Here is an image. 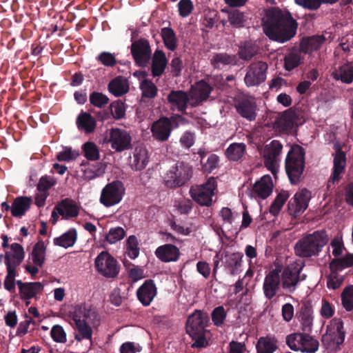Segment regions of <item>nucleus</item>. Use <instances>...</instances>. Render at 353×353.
<instances>
[{"mask_svg":"<svg viewBox=\"0 0 353 353\" xmlns=\"http://www.w3.org/2000/svg\"><path fill=\"white\" fill-rule=\"evenodd\" d=\"M207 314L200 310H196L188 318L186 323V332L194 341L192 347H204L208 345L205 337V330L208 322Z\"/></svg>","mask_w":353,"mask_h":353,"instance_id":"obj_4","label":"nucleus"},{"mask_svg":"<svg viewBox=\"0 0 353 353\" xmlns=\"http://www.w3.org/2000/svg\"><path fill=\"white\" fill-rule=\"evenodd\" d=\"M299 120L297 113L294 110L289 109L285 110L277 119L276 125L280 131L288 132L291 130L294 125L298 124Z\"/></svg>","mask_w":353,"mask_h":353,"instance_id":"obj_32","label":"nucleus"},{"mask_svg":"<svg viewBox=\"0 0 353 353\" xmlns=\"http://www.w3.org/2000/svg\"><path fill=\"white\" fill-rule=\"evenodd\" d=\"M343 307L347 311L353 310V285L345 288L341 294Z\"/></svg>","mask_w":353,"mask_h":353,"instance_id":"obj_55","label":"nucleus"},{"mask_svg":"<svg viewBox=\"0 0 353 353\" xmlns=\"http://www.w3.org/2000/svg\"><path fill=\"white\" fill-rule=\"evenodd\" d=\"M56 183L57 180L54 177L45 175L40 178L37 185V189L39 192H47L48 190L55 185Z\"/></svg>","mask_w":353,"mask_h":353,"instance_id":"obj_59","label":"nucleus"},{"mask_svg":"<svg viewBox=\"0 0 353 353\" xmlns=\"http://www.w3.org/2000/svg\"><path fill=\"white\" fill-rule=\"evenodd\" d=\"M131 53L135 63L139 66H145L151 57L149 41L145 39L135 41L131 46Z\"/></svg>","mask_w":353,"mask_h":353,"instance_id":"obj_21","label":"nucleus"},{"mask_svg":"<svg viewBox=\"0 0 353 353\" xmlns=\"http://www.w3.org/2000/svg\"><path fill=\"white\" fill-rule=\"evenodd\" d=\"M305 168V151L299 145L292 146L285 159V170L292 183H297Z\"/></svg>","mask_w":353,"mask_h":353,"instance_id":"obj_6","label":"nucleus"},{"mask_svg":"<svg viewBox=\"0 0 353 353\" xmlns=\"http://www.w3.org/2000/svg\"><path fill=\"white\" fill-rule=\"evenodd\" d=\"M212 90V86L205 80H201L196 82L192 85L190 91V105L195 107L206 101Z\"/></svg>","mask_w":353,"mask_h":353,"instance_id":"obj_22","label":"nucleus"},{"mask_svg":"<svg viewBox=\"0 0 353 353\" xmlns=\"http://www.w3.org/2000/svg\"><path fill=\"white\" fill-rule=\"evenodd\" d=\"M111 113L116 119H120L124 117L125 114V108L124 103L121 101H115L110 105Z\"/></svg>","mask_w":353,"mask_h":353,"instance_id":"obj_63","label":"nucleus"},{"mask_svg":"<svg viewBox=\"0 0 353 353\" xmlns=\"http://www.w3.org/2000/svg\"><path fill=\"white\" fill-rule=\"evenodd\" d=\"M77 239V230L74 228H70L60 236L54 238L53 243L55 245L68 248L75 243Z\"/></svg>","mask_w":353,"mask_h":353,"instance_id":"obj_42","label":"nucleus"},{"mask_svg":"<svg viewBox=\"0 0 353 353\" xmlns=\"http://www.w3.org/2000/svg\"><path fill=\"white\" fill-rule=\"evenodd\" d=\"M97 60L106 67H114L117 64V59L114 54L108 52L100 53L97 56Z\"/></svg>","mask_w":353,"mask_h":353,"instance_id":"obj_62","label":"nucleus"},{"mask_svg":"<svg viewBox=\"0 0 353 353\" xmlns=\"http://www.w3.org/2000/svg\"><path fill=\"white\" fill-rule=\"evenodd\" d=\"M288 198L289 194L287 191L279 192L270 206V212L274 216L277 215Z\"/></svg>","mask_w":353,"mask_h":353,"instance_id":"obj_50","label":"nucleus"},{"mask_svg":"<svg viewBox=\"0 0 353 353\" xmlns=\"http://www.w3.org/2000/svg\"><path fill=\"white\" fill-rule=\"evenodd\" d=\"M97 270L105 277L114 278L119 272L117 261L108 252H101L95 259Z\"/></svg>","mask_w":353,"mask_h":353,"instance_id":"obj_19","label":"nucleus"},{"mask_svg":"<svg viewBox=\"0 0 353 353\" xmlns=\"http://www.w3.org/2000/svg\"><path fill=\"white\" fill-rule=\"evenodd\" d=\"M177 119H181L180 115L172 116L170 118L162 117L153 122L150 130L153 138L159 141L168 139L172 130V123Z\"/></svg>","mask_w":353,"mask_h":353,"instance_id":"obj_18","label":"nucleus"},{"mask_svg":"<svg viewBox=\"0 0 353 353\" xmlns=\"http://www.w3.org/2000/svg\"><path fill=\"white\" fill-rule=\"evenodd\" d=\"M346 165V157L345 152L339 149L334 158V168L332 174L328 181V185L338 182L341 179V174L343 173Z\"/></svg>","mask_w":353,"mask_h":353,"instance_id":"obj_35","label":"nucleus"},{"mask_svg":"<svg viewBox=\"0 0 353 353\" xmlns=\"http://www.w3.org/2000/svg\"><path fill=\"white\" fill-rule=\"evenodd\" d=\"M345 332L343 321L333 319L327 326L326 332L322 336V343L326 349L336 350L343 343Z\"/></svg>","mask_w":353,"mask_h":353,"instance_id":"obj_9","label":"nucleus"},{"mask_svg":"<svg viewBox=\"0 0 353 353\" xmlns=\"http://www.w3.org/2000/svg\"><path fill=\"white\" fill-rule=\"evenodd\" d=\"M328 242V236L325 231H315L299 239L294 246L296 255L301 257L317 256Z\"/></svg>","mask_w":353,"mask_h":353,"instance_id":"obj_3","label":"nucleus"},{"mask_svg":"<svg viewBox=\"0 0 353 353\" xmlns=\"http://www.w3.org/2000/svg\"><path fill=\"white\" fill-rule=\"evenodd\" d=\"M140 89L142 92L143 97L153 99L157 94L158 89L155 84L150 80L145 79L140 83Z\"/></svg>","mask_w":353,"mask_h":353,"instance_id":"obj_52","label":"nucleus"},{"mask_svg":"<svg viewBox=\"0 0 353 353\" xmlns=\"http://www.w3.org/2000/svg\"><path fill=\"white\" fill-rule=\"evenodd\" d=\"M278 341L273 335H267L260 337L256 343V349L257 353H274L278 346Z\"/></svg>","mask_w":353,"mask_h":353,"instance_id":"obj_37","label":"nucleus"},{"mask_svg":"<svg viewBox=\"0 0 353 353\" xmlns=\"http://www.w3.org/2000/svg\"><path fill=\"white\" fill-rule=\"evenodd\" d=\"M18 285L20 298L26 301V305L30 303L29 301L35 297L43 290V285L40 282L23 283L21 281L17 282Z\"/></svg>","mask_w":353,"mask_h":353,"instance_id":"obj_28","label":"nucleus"},{"mask_svg":"<svg viewBox=\"0 0 353 353\" xmlns=\"http://www.w3.org/2000/svg\"><path fill=\"white\" fill-rule=\"evenodd\" d=\"M311 192L306 188L298 191L288 203L289 210L294 216L303 212L308 207L311 199Z\"/></svg>","mask_w":353,"mask_h":353,"instance_id":"obj_24","label":"nucleus"},{"mask_svg":"<svg viewBox=\"0 0 353 353\" xmlns=\"http://www.w3.org/2000/svg\"><path fill=\"white\" fill-rule=\"evenodd\" d=\"M138 240L134 235L130 236L126 241V254L131 259H136L139 254Z\"/></svg>","mask_w":353,"mask_h":353,"instance_id":"obj_54","label":"nucleus"},{"mask_svg":"<svg viewBox=\"0 0 353 353\" xmlns=\"http://www.w3.org/2000/svg\"><path fill=\"white\" fill-rule=\"evenodd\" d=\"M168 103L171 110L184 113L190 103V97L182 90H172L167 97Z\"/></svg>","mask_w":353,"mask_h":353,"instance_id":"obj_25","label":"nucleus"},{"mask_svg":"<svg viewBox=\"0 0 353 353\" xmlns=\"http://www.w3.org/2000/svg\"><path fill=\"white\" fill-rule=\"evenodd\" d=\"M332 254L334 256L333 259H341L345 256L343 255V251L345 250L342 236L334 237L331 243Z\"/></svg>","mask_w":353,"mask_h":353,"instance_id":"obj_51","label":"nucleus"},{"mask_svg":"<svg viewBox=\"0 0 353 353\" xmlns=\"http://www.w3.org/2000/svg\"><path fill=\"white\" fill-rule=\"evenodd\" d=\"M217 192V184L214 177H210L203 184L194 185L190 188L191 198L201 206L210 207L214 202L213 197Z\"/></svg>","mask_w":353,"mask_h":353,"instance_id":"obj_7","label":"nucleus"},{"mask_svg":"<svg viewBox=\"0 0 353 353\" xmlns=\"http://www.w3.org/2000/svg\"><path fill=\"white\" fill-rule=\"evenodd\" d=\"M161 36L165 46L171 51H174L177 47V39L175 32L171 28H163Z\"/></svg>","mask_w":353,"mask_h":353,"instance_id":"obj_47","label":"nucleus"},{"mask_svg":"<svg viewBox=\"0 0 353 353\" xmlns=\"http://www.w3.org/2000/svg\"><path fill=\"white\" fill-rule=\"evenodd\" d=\"M32 203L30 196H20L16 197L11 205V214L14 217L20 218L30 210Z\"/></svg>","mask_w":353,"mask_h":353,"instance_id":"obj_34","label":"nucleus"},{"mask_svg":"<svg viewBox=\"0 0 353 353\" xmlns=\"http://www.w3.org/2000/svg\"><path fill=\"white\" fill-rule=\"evenodd\" d=\"M325 39L323 36H312L304 37L300 43V50L304 53H311L317 50L324 43Z\"/></svg>","mask_w":353,"mask_h":353,"instance_id":"obj_38","label":"nucleus"},{"mask_svg":"<svg viewBox=\"0 0 353 353\" xmlns=\"http://www.w3.org/2000/svg\"><path fill=\"white\" fill-rule=\"evenodd\" d=\"M297 319L301 325V329L304 332L311 331L313 325V309L307 302L301 304L300 310L296 314Z\"/></svg>","mask_w":353,"mask_h":353,"instance_id":"obj_30","label":"nucleus"},{"mask_svg":"<svg viewBox=\"0 0 353 353\" xmlns=\"http://www.w3.org/2000/svg\"><path fill=\"white\" fill-rule=\"evenodd\" d=\"M90 102L94 106L101 108L108 103L109 99L101 92H94L90 95Z\"/></svg>","mask_w":353,"mask_h":353,"instance_id":"obj_60","label":"nucleus"},{"mask_svg":"<svg viewBox=\"0 0 353 353\" xmlns=\"http://www.w3.org/2000/svg\"><path fill=\"white\" fill-rule=\"evenodd\" d=\"M157 293V289L154 282L146 280L137 290V296L138 300L144 306L150 305Z\"/></svg>","mask_w":353,"mask_h":353,"instance_id":"obj_27","label":"nucleus"},{"mask_svg":"<svg viewBox=\"0 0 353 353\" xmlns=\"http://www.w3.org/2000/svg\"><path fill=\"white\" fill-rule=\"evenodd\" d=\"M234 108L237 113L248 121H254L256 117V103L254 99L243 97L235 99Z\"/></svg>","mask_w":353,"mask_h":353,"instance_id":"obj_23","label":"nucleus"},{"mask_svg":"<svg viewBox=\"0 0 353 353\" xmlns=\"http://www.w3.org/2000/svg\"><path fill=\"white\" fill-rule=\"evenodd\" d=\"M334 78L345 83L353 81V64L345 63L340 66L334 73Z\"/></svg>","mask_w":353,"mask_h":353,"instance_id":"obj_43","label":"nucleus"},{"mask_svg":"<svg viewBox=\"0 0 353 353\" xmlns=\"http://www.w3.org/2000/svg\"><path fill=\"white\" fill-rule=\"evenodd\" d=\"M246 145L243 143H234L225 151V156L230 161H239L245 153Z\"/></svg>","mask_w":353,"mask_h":353,"instance_id":"obj_45","label":"nucleus"},{"mask_svg":"<svg viewBox=\"0 0 353 353\" xmlns=\"http://www.w3.org/2000/svg\"><path fill=\"white\" fill-rule=\"evenodd\" d=\"M125 236V231L121 227L110 229L106 234L105 240L110 244H114L122 240Z\"/></svg>","mask_w":353,"mask_h":353,"instance_id":"obj_53","label":"nucleus"},{"mask_svg":"<svg viewBox=\"0 0 353 353\" xmlns=\"http://www.w3.org/2000/svg\"><path fill=\"white\" fill-rule=\"evenodd\" d=\"M167 63L165 54L162 50H157L153 55L151 67L153 77L161 76L163 73Z\"/></svg>","mask_w":353,"mask_h":353,"instance_id":"obj_40","label":"nucleus"},{"mask_svg":"<svg viewBox=\"0 0 353 353\" xmlns=\"http://www.w3.org/2000/svg\"><path fill=\"white\" fill-rule=\"evenodd\" d=\"M177 7L179 15L183 18L190 16L194 10V4L191 0H180Z\"/></svg>","mask_w":353,"mask_h":353,"instance_id":"obj_61","label":"nucleus"},{"mask_svg":"<svg viewBox=\"0 0 353 353\" xmlns=\"http://www.w3.org/2000/svg\"><path fill=\"white\" fill-rule=\"evenodd\" d=\"M303 60L301 52L293 50L288 53L284 58V68L290 71L298 67Z\"/></svg>","mask_w":353,"mask_h":353,"instance_id":"obj_49","label":"nucleus"},{"mask_svg":"<svg viewBox=\"0 0 353 353\" xmlns=\"http://www.w3.org/2000/svg\"><path fill=\"white\" fill-rule=\"evenodd\" d=\"M353 267V254L346 253L341 259H332L329 263V273L326 275L327 287L330 290L340 288L345 281L343 270Z\"/></svg>","mask_w":353,"mask_h":353,"instance_id":"obj_5","label":"nucleus"},{"mask_svg":"<svg viewBox=\"0 0 353 353\" xmlns=\"http://www.w3.org/2000/svg\"><path fill=\"white\" fill-rule=\"evenodd\" d=\"M76 124L80 131L90 134L95 131L97 121L90 113L81 112L77 117Z\"/></svg>","mask_w":353,"mask_h":353,"instance_id":"obj_36","label":"nucleus"},{"mask_svg":"<svg viewBox=\"0 0 353 353\" xmlns=\"http://www.w3.org/2000/svg\"><path fill=\"white\" fill-rule=\"evenodd\" d=\"M256 53V50L250 43H245L239 48V57L244 60L250 59Z\"/></svg>","mask_w":353,"mask_h":353,"instance_id":"obj_64","label":"nucleus"},{"mask_svg":"<svg viewBox=\"0 0 353 353\" xmlns=\"http://www.w3.org/2000/svg\"><path fill=\"white\" fill-rule=\"evenodd\" d=\"M125 188L120 181L108 183L102 190L100 202L105 207H111L121 202L125 194Z\"/></svg>","mask_w":353,"mask_h":353,"instance_id":"obj_15","label":"nucleus"},{"mask_svg":"<svg viewBox=\"0 0 353 353\" xmlns=\"http://www.w3.org/2000/svg\"><path fill=\"white\" fill-rule=\"evenodd\" d=\"M268 65L266 62L259 61L252 63L247 69L244 81L247 86H257L263 83L267 77Z\"/></svg>","mask_w":353,"mask_h":353,"instance_id":"obj_17","label":"nucleus"},{"mask_svg":"<svg viewBox=\"0 0 353 353\" xmlns=\"http://www.w3.org/2000/svg\"><path fill=\"white\" fill-rule=\"evenodd\" d=\"M154 253L161 261L165 263L176 261L181 255L179 249L172 244L161 245L156 249Z\"/></svg>","mask_w":353,"mask_h":353,"instance_id":"obj_29","label":"nucleus"},{"mask_svg":"<svg viewBox=\"0 0 353 353\" xmlns=\"http://www.w3.org/2000/svg\"><path fill=\"white\" fill-rule=\"evenodd\" d=\"M80 166L83 172L82 178L86 181L100 177L105 171V165L101 163L92 164L88 161H83Z\"/></svg>","mask_w":353,"mask_h":353,"instance_id":"obj_31","label":"nucleus"},{"mask_svg":"<svg viewBox=\"0 0 353 353\" xmlns=\"http://www.w3.org/2000/svg\"><path fill=\"white\" fill-rule=\"evenodd\" d=\"M234 62L235 57L225 53L217 54L211 59V63L214 67H219L221 65H229Z\"/></svg>","mask_w":353,"mask_h":353,"instance_id":"obj_56","label":"nucleus"},{"mask_svg":"<svg viewBox=\"0 0 353 353\" xmlns=\"http://www.w3.org/2000/svg\"><path fill=\"white\" fill-rule=\"evenodd\" d=\"M2 247L5 251V264L6 268L17 269L25 257L23 247L17 243H8L9 238L7 235L1 236Z\"/></svg>","mask_w":353,"mask_h":353,"instance_id":"obj_13","label":"nucleus"},{"mask_svg":"<svg viewBox=\"0 0 353 353\" xmlns=\"http://www.w3.org/2000/svg\"><path fill=\"white\" fill-rule=\"evenodd\" d=\"M149 161L148 152L145 148L138 146L135 148L133 154V161L131 167L134 170H142Z\"/></svg>","mask_w":353,"mask_h":353,"instance_id":"obj_39","label":"nucleus"},{"mask_svg":"<svg viewBox=\"0 0 353 353\" xmlns=\"http://www.w3.org/2000/svg\"><path fill=\"white\" fill-rule=\"evenodd\" d=\"M74 322V339L77 342L83 340L92 341V327L100 325L101 317L96 307L89 303H81L74 307L72 314Z\"/></svg>","mask_w":353,"mask_h":353,"instance_id":"obj_2","label":"nucleus"},{"mask_svg":"<svg viewBox=\"0 0 353 353\" xmlns=\"http://www.w3.org/2000/svg\"><path fill=\"white\" fill-rule=\"evenodd\" d=\"M273 182L270 175H264L253 186L254 193L261 199H265L272 192Z\"/></svg>","mask_w":353,"mask_h":353,"instance_id":"obj_33","label":"nucleus"},{"mask_svg":"<svg viewBox=\"0 0 353 353\" xmlns=\"http://www.w3.org/2000/svg\"><path fill=\"white\" fill-rule=\"evenodd\" d=\"M105 142L117 152L129 150L131 147L132 137L129 132L120 128H111L107 131Z\"/></svg>","mask_w":353,"mask_h":353,"instance_id":"obj_12","label":"nucleus"},{"mask_svg":"<svg viewBox=\"0 0 353 353\" xmlns=\"http://www.w3.org/2000/svg\"><path fill=\"white\" fill-rule=\"evenodd\" d=\"M283 145L278 140H273L266 144L263 150L262 156L265 168L272 172L274 178H277L280 156L282 153Z\"/></svg>","mask_w":353,"mask_h":353,"instance_id":"obj_10","label":"nucleus"},{"mask_svg":"<svg viewBox=\"0 0 353 353\" xmlns=\"http://www.w3.org/2000/svg\"><path fill=\"white\" fill-rule=\"evenodd\" d=\"M265 34L271 40L285 43L296 33L298 23L286 9L274 7L265 12L262 21Z\"/></svg>","mask_w":353,"mask_h":353,"instance_id":"obj_1","label":"nucleus"},{"mask_svg":"<svg viewBox=\"0 0 353 353\" xmlns=\"http://www.w3.org/2000/svg\"><path fill=\"white\" fill-rule=\"evenodd\" d=\"M108 90L114 96L121 97L129 90L128 81L121 76L115 77L109 83Z\"/></svg>","mask_w":353,"mask_h":353,"instance_id":"obj_41","label":"nucleus"},{"mask_svg":"<svg viewBox=\"0 0 353 353\" xmlns=\"http://www.w3.org/2000/svg\"><path fill=\"white\" fill-rule=\"evenodd\" d=\"M84 157L89 161H97L100 159V150L98 145L92 141H87L81 146Z\"/></svg>","mask_w":353,"mask_h":353,"instance_id":"obj_44","label":"nucleus"},{"mask_svg":"<svg viewBox=\"0 0 353 353\" xmlns=\"http://www.w3.org/2000/svg\"><path fill=\"white\" fill-rule=\"evenodd\" d=\"M48 243L39 239L33 246L30 253L29 263L26 265L25 269L32 277H34L39 272V268H42L45 261Z\"/></svg>","mask_w":353,"mask_h":353,"instance_id":"obj_16","label":"nucleus"},{"mask_svg":"<svg viewBox=\"0 0 353 353\" xmlns=\"http://www.w3.org/2000/svg\"><path fill=\"white\" fill-rule=\"evenodd\" d=\"M294 3L307 10L314 11L319 10L322 4H334L339 0H294Z\"/></svg>","mask_w":353,"mask_h":353,"instance_id":"obj_46","label":"nucleus"},{"mask_svg":"<svg viewBox=\"0 0 353 353\" xmlns=\"http://www.w3.org/2000/svg\"><path fill=\"white\" fill-rule=\"evenodd\" d=\"M281 272V266L278 265L275 268L270 270L265 275L263 290L267 299H272L280 289Z\"/></svg>","mask_w":353,"mask_h":353,"instance_id":"obj_20","label":"nucleus"},{"mask_svg":"<svg viewBox=\"0 0 353 353\" xmlns=\"http://www.w3.org/2000/svg\"><path fill=\"white\" fill-rule=\"evenodd\" d=\"M221 11L227 13L228 21L232 26L235 28L244 26L245 17L243 12L239 10H229L225 8L222 9Z\"/></svg>","mask_w":353,"mask_h":353,"instance_id":"obj_48","label":"nucleus"},{"mask_svg":"<svg viewBox=\"0 0 353 353\" xmlns=\"http://www.w3.org/2000/svg\"><path fill=\"white\" fill-rule=\"evenodd\" d=\"M286 345L294 352L315 353L319 348V341L310 334L294 332L285 339Z\"/></svg>","mask_w":353,"mask_h":353,"instance_id":"obj_8","label":"nucleus"},{"mask_svg":"<svg viewBox=\"0 0 353 353\" xmlns=\"http://www.w3.org/2000/svg\"><path fill=\"white\" fill-rule=\"evenodd\" d=\"M79 156L77 150H72L71 148H65L61 152L57 154V159L59 161H71L75 160Z\"/></svg>","mask_w":353,"mask_h":353,"instance_id":"obj_57","label":"nucleus"},{"mask_svg":"<svg viewBox=\"0 0 353 353\" xmlns=\"http://www.w3.org/2000/svg\"><path fill=\"white\" fill-rule=\"evenodd\" d=\"M303 267V263L298 260L285 267L281 275V286L283 290L290 293L295 292L300 281V273Z\"/></svg>","mask_w":353,"mask_h":353,"instance_id":"obj_11","label":"nucleus"},{"mask_svg":"<svg viewBox=\"0 0 353 353\" xmlns=\"http://www.w3.org/2000/svg\"><path fill=\"white\" fill-rule=\"evenodd\" d=\"M55 210L62 219H70L79 215L81 206L75 201L66 198L56 205Z\"/></svg>","mask_w":353,"mask_h":353,"instance_id":"obj_26","label":"nucleus"},{"mask_svg":"<svg viewBox=\"0 0 353 353\" xmlns=\"http://www.w3.org/2000/svg\"><path fill=\"white\" fill-rule=\"evenodd\" d=\"M192 169L183 162H178L166 174L164 181L168 188L179 187L185 184L192 176Z\"/></svg>","mask_w":353,"mask_h":353,"instance_id":"obj_14","label":"nucleus"},{"mask_svg":"<svg viewBox=\"0 0 353 353\" xmlns=\"http://www.w3.org/2000/svg\"><path fill=\"white\" fill-rule=\"evenodd\" d=\"M6 268L7 275L4 280V288L9 292H12L15 289V277L17 275V269L12 268Z\"/></svg>","mask_w":353,"mask_h":353,"instance_id":"obj_58","label":"nucleus"}]
</instances>
